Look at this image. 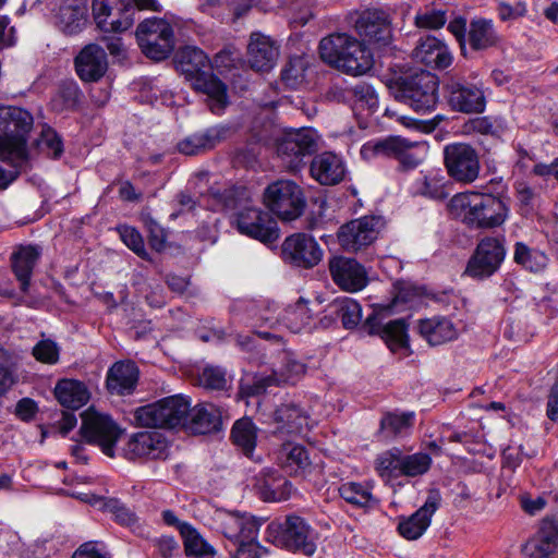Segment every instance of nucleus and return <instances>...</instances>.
Masks as SVG:
<instances>
[{"instance_id":"nucleus-1","label":"nucleus","mask_w":558,"mask_h":558,"mask_svg":"<svg viewBox=\"0 0 558 558\" xmlns=\"http://www.w3.org/2000/svg\"><path fill=\"white\" fill-rule=\"evenodd\" d=\"M449 211L471 229L500 227L508 218L509 207L499 196L488 193H458L448 204Z\"/></svg>"},{"instance_id":"nucleus-2","label":"nucleus","mask_w":558,"mask_h":558,"mask_svg":"<svg viewBox=\"0 0 558 558\" xmlns=\"http://www.w3.org/2000/svg\"><path fill=\"white\" fill-rule=\"evenodd\" d=\"M319 56L328 65L352 76L368 72L373 54L364 43L345 33H335L319 43Z\"/></svg>"},{"instance_id":"nucleus-3","label":"nucleus","mask_w":558,"mask_h":558,"mask_svg":"<svg viewBox=\"0 0 558 558\" xmlns=\"http://www.w3.org/2000/svg\"><path fill=\"white\" fill-rule=\"evenodd\" d=\"M388 87L396 100L409 106L417 113L432 112L439 100L438 78L427 71L391 78Z\"/></svg>"},{"instance_id":"nucleus-4","label":"nucleus","mask_w":558,"mask_h":558,"mask_svg":"<svg viewBox=\"0 0 558 558\" xmlns=\"http://www.w3.org/2000/svg\"><path fill=\"white\" fill-rule=\"evenodd\" d=\"M92 10L98 28L122 33L133 26L137 11L160 13L163 7L158 0H93Z\"/></svg>"},{"instance_id":"nucleus-5","label":"nucleus","mask_w":558,"mask_h":558,"mask_svg":"<svg viewBox=\"0 0 558 558\" xmlns=\"http://www.w3.org/2000/svg\"><path fill=\"white\" fill-rule=\"evenodd\" d=\"M268 537L282 549L312 557L317 548V533L300 515H287L282 522H271L267 526Z\"/></svg>"},{"instance_id":"nucleus-6","label":"nucleus","mask_w":558,"mask_h":558,"mask_svg":"<svg viewBox=\"0 0 558 558\" xmlns=\"http://www.w3.org/2000/svg\"><path fill=\"white\" fill-rule=\"evenodd\" d=\"M190 410L191 400L183 395H174L137 408L134 420L143 427L172 429L184 426Z\"/></svg>"},{"instance_id":"nucleus-7","label":"nucleus","mask_w":558,"mask_h":558,"mask_svg":"<svg viewBox=\"0 0 558 558\" xmlns=\"http://www.w3.org/2000/svg\"><path fill=\"white\" fill-rule=\"evenodd\" d=\"M319 140L312 128L284 130L277 140V154L289 171L298 172L318 151Z\"/></svg>"},{"instance_id":"nucleus-8","label":"nucleus","mask_w":558,"mask_h":558,"mask_svg":"<svg viewBox=\"0 0 558 558\" xmlns=\"http://www.w3.org/2000/svg\"><path fill=\"white\" fill-rule=\"evenodd\" d=\"M447 105L452 111L481 114L486 109L484 83L476 73L470 76L451 75L444 84Z\"/></svg>"},{"instance_id":"nucleus-9","label":"nucleus","mask_w":558,"mask_h":558,"mask_svg":"<svg viewBox=\"0 0 558 558\" xmlns=\"http://www.w3.org/2000/svg\"><path fill=\"white\" fill-rule=\"evenodd\" d=\"M264 205L283 221L299 218L306 207L302 187L291 180H277L263 193Z\"/></svg>"},{"instance_id":"nucleus-10","label":"nucleus","mask_w":558,"mask_h":558,"mask_svg":"<svg viewBox=\"0 0 558 558\" xmlns=\"http://www.w3.org/2000/svg\"><path fill=\"white\" fill-rule=\"evenodd\" d=\"M427 153L425 142L409 141L401 136H389L376 142H368L362 146L364 157L383 156L395 158L403 170L418 167Z\"/></svg>"},{"instance_id":"nucleus-11","label":"nucleus","mask_w":558,"mask_h":558,"mask_svg":"<svg viewBox=\"0 0 558 558\" xmlns=\"http://www.w3.org/2000/svg\"><path fill=\"white\" fill-rule=\"evenodd\" d=\"M135 36L142 52L151 60H165L174 49L173 27L165 19H145L137 25Z\"/></svg>"},{"instance_id":"nucleus-12","label":"nucleus","mask_w":558,"mask_h":558,"mask_svg":"<svg viewBox=\"0 0 558 558\" xmlns=\"http://www.w3.org/2000/svg\"><path fill=\"white\" fill-rule=\"evenodd\" d=\"M507 255L504 235L484 236L470 257L464 274L474 279H486L497 272Z\"/></svg>"},{"instance_id":"nucleus-13","label":"nucleus","mask_w":558,"mask_h":558,"mask_svg":"<svg viewBox=\"0 0 558 558\" xmlns=\"http://www.w3.org/2000/svg\"><path fill=\"white\" fill-rule=\"evenodd\" d=\"M34 119L29 111L15 106L0 107V147L27 151V137Z\"/></svg>"},{"instance_id":"nucleus-14","label":"nucleus","mask_w":558,"mask_h":558,"mask_svg":"<svg viewBox=\"0 0 558 558\" xmlns=\"http://www.w3.org/2000/svg\"><path fill=\"white\" fill-rule=\"evenodd\" d=\"M444 165L448 175L456 182L470 184L480 174L481 163L477 150L466 143H452L444 147Z\"/></svg>"},{"instance_id":"nucleus-15","label":"nucleus","mask_w":558,"mask_h":558,"mask_svg":"<svg viewBox=\"0 0 558 558\" xmlns=\"http://www.w3.org/2000/svg\"><path fill=\"white\" fill-rule=\"evenodd\" d=\"M80 433L88 444L97 445L106 456L114 457V446L121 429L109 415L96 411L84 412Z\"/></svg>"},{"instance_id":"nucleus-16","label":"nucleus","mask_w":558,"mask_h":558,"mask_svg":"<svg viewBox=\"0 0 558 558\" xmlns=\"http://www.w3.org/2000/svg\"><path fill=\"white\" fill-rule=\"evenodd\" d=\"M390 305L374 310L362 329L369 336H379L392 352L409 349L408 325L403 318L384 323Z\"/></svg>"},{"instance_id":"nucleus-17","label":"nucleus","mask_w":558,"mask_h":558,"mask_svg":"<svg viewBox=\"0 0 558 558\" xmlns=\"http://www.w3.org/2000/svg\"><path fill=\"white\" fill-rule=\"evenodd\" d=\"M380 219L364 216L342 225L337 233L340 246L348 253H359L372 245L379 234Z\"/></svg>"},{"instance_id":"nucleus-18","label":"nucleus","mask_w":558,"mask_h":558,"mask_svg":"<svg viewBox=\"0 0 558 558\" xmlns=\"http://www.w3.org/2000/svg\"><path fill=\"white\" fill-rule=\"evenodd\" d=\"M235 226L241 234L266 244L272 243L279 238L277 220L269 213L253 204L235 215Z\"/></svg>"},{"instance_id":"nucleus-19","label":"nucleus","mask_w":558,"mask_h":558,"mask_svg":"<svg viewBox=\"0 0 558 558\" xmlns=\"http://www.w3.org/2000/svg\"><path fill=\"white\" fill-rule=\"evenodd\" d=\"M527 558H558V513L546 515L521 548Z\"/></svg>"},{"instance_id":"nucleus-20","label":"nucleus","mask_w":558,"mask_h":558,"mask_svg":"<svg viewBox=\"0 0 558 558\" xmlns=\"http://www.w3.org/2000/svg\"><path fill=\"white\" fill-rule=\"evenodd\" d=\"M281 255L286 263L293 266L313 268L322 260L323 250L313 236L294 233L283 241Z\"/></svg>"},{"instance_id":"nucleus-21","label":"nucleus","mask_w":558,"mask_h":558,"mask_svg":"<svg viewBox=\"0 0 558 558\" xmlns=\"http://www.w3.org/2000/svg\"><path fill=\"white\" fill-rule=\"evenodd\" d=\"M218 522L223 536L239 544L242 541L257 539L264 520L247 512L220 511Z\"/></svg>"},{"instance_id":"nucleus-22","label":"nucleus","mask_w":558,"mask_h":558,"mask_svg":"<svg viewBox=\"0 0 558 558\" xmlns=\"http://www.w3.org/2000/svg\"><path fill=\"white\" fill-rule=\"evenodd\" d=\"M440 502L441 495L439 489H429L423 506L409 517H400L398 523L399 534L408 541L420 538L430 525L432 517L439 508Z\"/></svg>"},{"instance_id":"nucleus-23","label":"nucleus","mask_w":558,"mask_h":558,"mask_svg":"<svg viewBox=\"0 0 558 558\" xmlns=\"http://www.w3.org/2000/svg\"><path fill=\"white\" fill-rule=\"evenodd\" d=\"M123 451L129 460L138 458L165 460L169 457L170 445L167 438L158 432H141L130 437Z\"/></svg>"},{"instance_id":"nucleus-24","label":"nucleus","mask_w":558,"mask_h":558,"mask_svg":"<svg viewBox=\"0 0 558 558\" xmlns=\"http://www.w3.org/2000/svg\"><path fill=\"white\" fill-rule=\"evenodd\" d=\"M329 272L332 281L348 292L361 291L368 283L365 267L351 257L333 256L330 258Z\"/></svg>"},{"instance_id":"nucleus-25","label":"nucleus","mask_w":558,"mask_h":558,"mask_svg":"<svg viewBox=\"0 0 558 558\" xmlns=\"http://www.w3.org/2000/svg\"><path fill=\"white\" fill-rule=\"evenodd\" d=\"M355 29L364 40L384 46L390 43L392 36L389 14L381 9L362 12L355 22Z\"/></svg>"},{"instance_id":"nucleus-26","label":"nucleus","mask_w":558,"mask_h":558,"mask_svg":"<svg viewBox=\"0 0 558 558\" xmlns=\"http://www.w3.org/2000/svg\"><path fill=\"white\" fill-rule=\"evenodd\" d=\"M193 88L207 96V107L211 113L221 116L229 106L227 85L211 70L197 75L192 81Z\"/></svg>"},{"instance_id":"nucleus-27","label":"nucleus","mask_w":558,"mask_h":558,"mask_svg":"<svg viewBox=\"0 0 558 558\" xmlns=\"http://www.w3.org/2000/svg\"><path fill=\"white\" fill-rule=\"evenodd\" d=\"M412 54L416 62L434 70L447 69L453 61L448 46L435 36L421 38Z\"/></svg>"},{"instance_id":"nucleus-28","label":"nucleus","mask_w":558,"mask_h":558,"mask_svg":"<svg viewBox=\"0 0 558 558\" xmlns=\"http://www.w3.org/2000/svg\"><path fill=\"white\" fill-rule=\"evenodd\" d=\"M74 64L75 71L82 81L97 82L107 71L106 51L96 44H89L75 57Z\"/></svg>"},{"instance_id":"nucleus-29","label":"nucleus","mask_w":558,"mask_h":558,"mask_svg":"<svg viewBox=\"0 0 558 558\" xmlns=\"http://www.w3.org/2000/svg\"><path fill=\"white\" fill-rule=\"evenodd\" d=\"M310 173L322 185H336L345 177V165L332 151L316 153L310 163Z\"/></svg>"},{"instance_id":"nucleus-30","label":"nucleus","mask_w":558,"mask_h":558,"mask_svg":"<svg viewBox=\"0 0 558 558\" xmlns=\"http://www.w3.org/2000/svg\"><path fill=\"white\" fill-rule=\"evenodd\" d=\"M140 369L131 360L116 362L107 373L106 387L111 395H132L137 386Z\"/></svg>"},{"instance_id":"nucleus-31","label":"nucleus","mask_w":558,"mask_h":558,"mask_svg":"<svg viewBox=\"0 0 558 558\" xmlns=\"http://www.w3.org/2000/svg\"><path fill=\"white\" fill-rule=\"evenodd\" d=\"M279 56L275 41L259 32L251 34L247 46L248 63L255 71H269L276 64Z\"/></svg>"},{"instance_id":"nucleus-32","label":"nucleus","mask_w":558,"mask_h":558,"mask_svg":"<svg viewBox=\"0 0 558 558\" xmlns=\"http://www.w3.org/2000/svg\"><path fill=\"white\" fill-rule=\"evenodd\" d=\"M255 480L254 486L264 501H282L291 495V483L276 470L263 469Z\"/></svg>"},{"instance_id":"nucleus-33","label":"nucleus","mask_w":558,"mask_h":558,"mask_svg":"<svg viewBox=\"0 0 558 558\" xmlns=\"http://www.w3.org/2000/svg\"><path fill=\"white\" fill-rule=\"evenodd\" d=\"M87 5L82 0H64L56 15V26L65 35L81 33L87 24Z\"/></svg>"},{"instance_id":"nucleus-34","label":"nucleus","mask_w":558,"mask_h":558,"mask_svg":"<svg viewBox=\"0 0 558 558\" xmlns=\"http://www.w3.org/2000/svg\"><path fill=\"white\" fill-rule=\"evenodd\" d=\"M40 255L41 250L37 245H21L11 255L12 270L23 293L28 291L33 270Z\"/></svg>"},{"instance_id":"nucleus-35","label":"nucleus","mask_w":558,"mask_h":558,"mask_svg":"<svg viewBox=\"0 0 558 558\" xmlns=\"http://www.w3.org/2000/svg\"><path fill=\"white\" fill-rule=\"evenodd\" d=\"M222 424L220 410L211 403L191 407L184 427L193 434L206 435L220 429Z\"/></svg>"},{"instance_id":"nucleus-36","label":"nucleus","mask_w":558,"mask_h":558,"mask_svg":"<svg viewBox=\"0 0 558 558\" xmlns=\"http://www.w3.org/2000/svg\"><path fill=\"white\" fill-rule=\"evenodd\" d=\"M499 43L500 36L492 20L485 17L471 20L466 44L472 51H485L497 47Z\"/></svg>"},{"instance_id":"nucleus-37","label":"nucleus","mask_w":558,"mask_h":558,"mask_svg":"<svg viewBox=\"0 0 558 558\" xmlns=\"http://www.w3.org/2000/svg\"><path fill=\"white\" fill-rule=\"evenodd\" d=\"M418 331L430 345H440L458 337V329L454 324L451 319L442 316L421 319Z\"/></svg>"},{"instance_id":"nucleus-38","label":"nucleus","mask_w":558,"mask_h":558,"mask_svg":"<svg viewBox=\"0 0 558 558\" xmlns=\"http://www.w3.org/2000/svg\"><path fill=\"white\" fill-rule=\"evenodd\" d=\"M274 418L278 425L276 433L279 434H299L303 428L308 427L306 411L294 403H286L278 407Z\"/></svg>"},{"instance_id":"nucleus-39","label":"nucleus","mask_w":558,"mask_h":558,"mask_svg":"<svg viewBox=\"0 0 558 558\" xmlns=\"http://www.w3.org/2000/svg\"><path fill=\"white\" fill-rule=\"evenodd\" d=\"M209 195L219 210H232L235 215L253 204L250 190L242 185H231L223 190L211 189Z\"/></svg>"},{"instance_id":"nucleus-40","label":"nucleus","mask_w":558,"mask_h":558,"mask_svg":"<svg viewBox=\"0 0 558 558\" xmlns=\"http://www.w3.org/2000/svg\"><path fill=\"white\" fill-rule=\"evenodd\" d=\"M28 151L0 147V189H5L28 167Z\"/></svg>"},{"instance_id":"nucleus-41","label":"nucleus","mask_w":558,"mask_h":558,"mask_svg":"<svg viewBox=\"0 0 558 558\" xmlns=\"http://www.w3.org/2000/svg\"><path fill=\"white\" fill-rule=\"evenodd\" d=\"M178 69L191 80L202 73L211 70L210 61L203 50L196 47L186 46L175 56Z\"/></svg>"},{"instance_id":"nucleus-42","label":"nucleus","mask_w":558,"mask_h":558,"mask_svg":"<svg viewBox=\"0 0 558 558\" xmlns=\"http://www.w3.org/2000/svg\"><path fill=\"white\" fill-rule=\"evenodd\" d=\"M83 93L74 80H64L59 83L51 97L50 106L56 112L75 111L80 108Z\"/></svg>"},{"instance_id":"nucleus-43","label":"nucleus","mask_w":558,"mask_h":558,"mask_svg":"<svg viewBox=\"0 0 558 558\" xmlns=\"http://www.w3.org/2000/svg\"><path fill=\"white\" fill-rule=\"evenodd\" d=\"M54 395L61 405L71 410H77L89 399L85 385L74 379H62L56 388Z\"/></svg>"},{"instance_id":"nucleus-44","label":"nucleus","mask_w":558,"mask_h":558,"mask_svg":"<svg viewBox=\"0 0 558 558\" xmlns=\"http://www.w3.org/2000/svg\"><path fill=\"white\" fill-rule=\"evenodd\" d=\"M548 256L537 247L524 242H515L513 245V262L530 272H541L548 264Z\"/></svg>"},{"instance_id":"nucleus-45","label":"nucleus","mask_w":558,"mask_h":558,"mask_svg":"<svg viewBox=\"0 0 558 558\" xmlns=\"http://www.w3.org/2000/svg\"><path fill=\"white\" fill-rule=\"evenodd\" d=\"M329 314L341 320L345 329L355 328L362 320V307L352 298L335 299L327 307Z\"/></svg>"},{"instance_id":"nucleus-46","label":"nucleus","mask_w":558,"mask_h":558,"mask_svg":"<svg viewBox=\"0 0 558 558\" xmlns=\"http://www.w3.org/2000/svg\"><path fill=\"white\" fill-rule=\"evenodd\" d=\"M338 492L344 501L356 508L371 509L378 505L367 483L347 482L340 485Z\"/></svg>"},{"instance_id":"nucleus-47","label":"nucleus","mask_w":558,"mask_h":558,"mask_svg":"<svg viewBox=\"0 0 558 558\" xmlns=\"http://www.w3.org/2000/svg\"><path fill=\"white\" fill-rule=\"evenodd\" d=\"M230 438L236 448L251 457L256 447L257 427L250 417H242L234 422Z\"/></svg>"},{"instance_id":"nucleus-48","label":"nucleus","mask_w":558,"mask_h":558,"mask_svg":"<svg viewBox=\"0 0 558 558\" xmlns=\"http://www.w3.org/2000/svg\"><path fill=\"white\" fill-rule=\"evenodd\" d=\"M180 534L183 539L184 551L187 557L214 558L216 549L206 542L191 524H182Z\"/></svg>"},{"instance_id":"nucleus-49","label":"nucleus","mask_w":558,"mask_h":558,"mask_svg":"<svg viewBox=\"0 0 558 558\" xmlns=\"http://www.w3.org/2000/svg\"><path fill=\"white\" fill-rule=\"evenodd\" d=\"M413 412H387L380 420L379 435L385 439H392L412 428Z\"/></svg>"},{"instance_id":"nucleus-50","label":"nucleus","mask_w":558,"mask_h":558,"mask_svg":"<svg viewBox=\"0 0 558 558\" xmlns=\"http://www.w3.org/2000/svg\"><path fill=\"white\" fill-rule=\"evenodd\" d=\"M506 130L504 119L492 116L475 117L469 119L463 124V132L465 134L477 133L481 135H489L499 137Z\"/></svg>"},{"instance_id":"nucleus-51","label":"nucleus","mask_w":558,"mask_h":558,"mask_svg":"<svg viewBox=\"0 0 558 558\" xmlns=\"http://www.w3.org/2000/svg\"><path fill=\"white\" fill-rule=\"evenodd\" d=\"M280 319L292 332H300L304 327L308 326L312 320L307 302L301 298L295 304L289 305L284 308Z\"/></svg>"},{"instance_id":"nucleus-52","label":"nucleus","mask_w":558,"mask_h":558,"mask_svg":"<svg viewBox=\"0 0 558 558\" xmlns=\"http://www.w3.org/2000/svg\"><path fill=\"white\" fill-rule=\"evenodd\" d=\"M402 451L399 448L380 453L375 461V469L381 477L392 478L402 476Z\"/></svg>"},{"instance_id":"nucleus-53","label":"nucleus","mask_w":558,"mask_h":558,"mask_svg":"<svg viewBox=\"0 0 558 558\" xmlns=\"http://www.w3.org/2000/svg\"><path fill=\"white\" fill-rule=\"evenodd\" d=\"M274 384H277L274 375H247L240 380L239 395L242 398L257 397L265 393Z\"/></svg>"},{"instance_id":"nucleus-54","label":"nucleus","mask_w":558,"mask_h":558,"mask_svg":"<svg viewBox=\"0 0 558 558\" xmlns=\"http://www.w3.org/2000/svg\"><path fill=\"white\" fill-rule=\"evenodd\" d=\"M432 465V458L428 453L416 452L413 454L402 453L401 474L402 476L415 477L428 472Z\"/></svg>"},{"instance_id":"nucleus-55","label":"nucleus","mask_w":558,"mask_h":558,"mask_svg":"<svg viewBox=\"0 0 558 558\" xmlns=\"http://www.w3.org/2000/svg\"><path fill=\"white\" fill-rule=\"evenodd\" d=\"M305 373V365L289 354H284L281 366L274 373L277 384H295Z\"/></svg>"},{"instance_id":"nucleus-56","label":"nucleus","mask_w":558,"mask_h":558,"mask_svg":"<svg viewBox=\"0 0 558 558\" xmlns=\"http://www.w3.org/2000/svg\"><path fill=\"white\" fill-rule=\"evenodd\" d=\"M283 465L290 474L304 475L311 468L306 449L300 445L292 446L286 456Z\"/></svg>"},{"instance_id":"nucleus-57","label":"nucleus","mask_w":558,"mask_h":558,"mask_svg":"<svg viewBox=\"0 0 558 558\" xmlns=\"http://www.w3.org/2000/svg\"><path fill=\"white\" fill-rule=\"evenodd\" d=\"M36 145L39 150L53 159L60 158L64 150L61 136L50 126L41 130Z\"/></svg>"},{"instance_id":"nucleus-58","label":"nucleus","mask_w":558,"mask_h":558,"mask_svg":"<svg viewBox=\"0 0 558 558\" xmlns=\"http://www.w3.org/2000/svg\"><path fill=\"white\" fill-rule=\"evenodd\" d=\"M260 147L255 142L236 147L232 155V165L236 168L254 169L258 163Z\"/></svg>"},{"instance_id":"nucleus-59","label":"nucleus","mask_w":558,"mask_h":558,"mask_svg":"<svg viewBox=\"0 0 558 558\" xmlns=\"http://www.w3.org/2000/svg\"><path fill=\"white\" fill-rule=\"evenodd\" d=\"M104 509L111 513L113 520L120 525L133 527L138 522V518L135 512L117 498L108 499L104 504Z\"/></svg>"},{"instance_id":"nucleus-60","label":"nucleus","mask_w":558,"mask_h":558,"mask_svg":"<svg viewBox=\"0 0 558 558\" xmlns=\"http://www.w3.org/2000/svg\"><path fill=\"white\" fill-rule=\"evenodd\" d=\"M122 242L133 251L138 257L149 259V254L145 248V243L140 231L131 226L121 225L117 228Z\"/></svg>"},{"instance_id":"nucleus-61","label":"nucleus","mask_w":558,"mask_h":558,"mask_svg":"<svg viewBox=\"0 0 558 558\" xmlns=\"http://www.w3.org/2000/svg\"><path fill=\"white\" fill-rule=\"evenodd\" d=\"M448 20L447 10L426 7L415 15V25L420 28L439 29Z\"/></svg>"},{"instance_id":"nucleus-62","label":"nucleus","mask_w":558,"mask_h":558,"mask_svg":"<svg viewBox=\"0 0 558 558\" xmlns=\"http://www.w3.org/2000/svg\"><path fill=\"white\" fill-rule=\"evenodd\" d=\"M19 381L17 365L13 359L3 354L0 356V397L5 395Z\"/></svg>"},{"instance_id":"nucleus-63","label":"nucleus","mask_w":558,"mask_h":558,"mask_svg":"<svg viewBox=\"0 0 558 558\" xmlns=\"http://www.w3.org/2000/svg\"><path fill=\"white\" fill-rule=\"evenodd\" d=\"M304 78L303 61L300 58L290 59L281 71L282 82L291 88H295Z\"/></svg>"},{"instance_id":"nucleus-64","label":"nucleus","mask_w":558,"mask_h":558,"mask_svg":"<svg viewBox=\"0 0 558 558\" xmlns=\"http://www.w3.org/2000/svg\"><path fill=\"white\" fill-rule=\"evenodd\" d=\"M33 355L39 362L54 364L59 360V348L50 339L41 340L33 348Z\"/></svg>"}]
</instances>
